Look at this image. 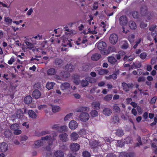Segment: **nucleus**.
Masks as SVG:
<instances>
[{
	"instance_id": "nucleus-1",
	"label": "nucleus",
	"mask_w": 157,
	"mask_h": 157,
	"mask_svg": "<svg viewBox=\"0 0 157 157\" xmlns=\"http://www.w3.org/2000/svg\"><path fill=\"white\" fill-rule=\"evenodd\" d=\"M111 139L107 137H105V139L102 138L100 140L99 143H98V142L96 141H93L90 143V145L92 148H94L99 146H100L101 147L102 145H103V146H104L103 148L105 150H107V148H105V147L107 145V144L105 143V142L106 141L108 142H111Z\"/></svg>"
},
{
	"instance_id": "nucleus-2",
	"label": "nucleus",
	"mask_w": 157,
	"mask_h": 157,
	"mask_svg": "<svg viewBox=\"0 0 157 157\" xmlns=\"http://www.w3.org/2000/svg\"><path fill=\"white\" fill-rule=\"evenodd\" d=\"M51 139V137L50 136H45L42 137L41 139L36 141L34 143V147L36 148L39 147L41 146L45 140H50Z\"/></svg>"
},
{
	"instance_id": "nucleus-3",
	"label": "nucleus",
	"mask_w": 157,
	"mask_h": 157,
	"mask_svg": "<svg viewBox=\"0 0 157 157\" xmlns=\"http://www.w3.org/2000/svg\"><path fill=\"white\" fill-rule=\"evenodd\" d=\"M61 88L62 90L65 92H67L68 94L71 93V91L72 88H71L70 84L68 83L65 82L62 84L61 86Z\"/></svg>"
},
{
	"instance_id": "nucleus-4",
	"label": "nucleus",
	"mask_w": 157,
	"mask_h": 157,
	"mask_svg": "<svg viewBox=\"0 0 157 157\" xmlns=\"http://www.w3.org/2000/svg\"><path fill=\"white\" fill-rule=\"evenodd\" d=\"M26 46L24 45L22 47V49L25 52L28 51L29 50H33V48L34 47V43H31L30 42L26 41L25 42Z\"/></svg>"
},
{
	"instance_id": "nucleus-5",
	"label": "nucleus",
	"mask_w": 157,
	"mask_h": 157,
	"mask_svg": "<svg viewBox=\"0 0 157 157\" xmlns=\"http://www.w3.org/2000/svg\"><path fill=\"white\" fill-rule=\"evenodd\" d=\"M87 42V39L86 38L82 37L78 38V40L76 41V44L77 45H81L82 47H86V44Z\"/></svg>"
},
{
	"instance_id": "nucleus-6",
	"label": "nucleus",
	"mask_w": 157,
	"mask_h": 157,
	"mask_svg": "<svg viewBox=\"0 0 157 157\" xmlns=\"http://www.w3.org/2000/svg\"><path fill=\"white\" fill-rule=\"evenodd\" d=\"M62 45L64 47L68 46L69 47H71V44L70 41L68 40L67 37V36H64L62 38Z\"/></svg>"
},
{
	"instance_id": "nucleus-7",
	"label": "nucleus",
	"mask_w": 157,
	"mask_h": 157,
	"mask_svg": "<svg viewBox=\"0 0 157 157\" xmlns=\"http://www.w3.org/2000/svg\"><path fill=\"white\" fill-rule=\"evenodd\" d=\"M90 118L89 114L86 112L82 113L79 116V119L82 122H86L88 121Z\"/></svg>"
},
{
	"instance_id": "nucleus-8",
	"label": "nucleus",
	"mask_w": 157,
	"mask_h": 157,
	"mask_svg": "<svg viewBox=\"0 0 157 157\" xmlns=\"http://www.w3.org/2000/svg\"><path fill=\"white\" fill-rule=\"evenodd\" d=\"M57 135V134L55 132L52 135V138L51 137V139L50 140H47L48 141V144L49 146V147L46 148V149L48 150H49L50 149L51 147H52V144L53 143V141L56 139V136Z\"/></svg>"
},
{
	"instance_id": "nucleus-9",
	"label": "nucleus",
	"mask_w": 157,
	"mask_h": 157,
	"mask_svg": "<svg viewBox=\"0 0 157 157\" xmlns=\"http://www.w3.org/2000/svg\"><path fill=\"white\" fill-rule=\"evenodd\" d=\"M8 149V144L5 142H3L0 143V151L2 152H5Z\"/></svg>"
},
{
	"instance_id": "nucleus-10",
	"label": "nucleus",
	"mask_w": 157,
	"mask_h": 157,
	"mask_svg": "<svg viewBox=\"0 0 157 157\" xmlns=\"http://www.w3.org/2000/svg\"><path fill=\"white\" fill-rule=\"evenodd\" d=\"M117 35L114 33L111 34L109 37V40L110 43L113 44H115L118 40Z\"/></svg>"
},
{
	"instance_id": "nucleus-11",
	"label": "nucleus",
	"mask_w": 157,
	"mask_h": 157,
	"mask_svg": "<svg viewBox=\"0 0 157 157\" xmlns=\"http://www.w3.org/2000/svg\"><path fill=\"white\" fill-rule=\"evenodd\" d=\"M78 126L77 122L75 121L72 120L70 122L69 124V128L72 130L75 129Z\"/></svg>"
},
{
	"instance_id": "nucleus-12",
	"label": "nucleus",
	"mask_w": 157,
	"mask_h": 157,
	"mask_svg": "<svg viewBox=\"0 0 157 157\" xmlns=\"http://www.w3.org/2000/svg\"><path fill=\"white\" fill-rule=\"evenodd\" d=\"M93 78H87L85 80H83L81 82V84L83 86H85L88 85V82L90 83L93 82Z\"/></svg>"
},
{
	"instance_id": "nucleus-13",
	"label": "nucleus",
	"mask_w": 157,
	"mask_h": 157,
	"mask_svg": "<svg viewBox=\"0 0 157 157\" xmlns=\"http://www.w3.org/2000/svg\"><path fill=\"white\" fill-rule=\"evenodd\" d=\"M122 85L123 87V89L126 91H129L130 88H132L133 87L132 84L129 83L127 84L125 82L122 83Z\"/></svg>"
},
{
	"instance_id": "nucleus-14",
	"label": "nucleus",
	"mask_w": 157,
	"mask_h": 157,
	"mask_svg": "<svg viewBox=\"0 0 157 157\" xmlns=\"http://www.w3.org/2000/svg\"><path fill=\"white\" fill-rule=\"evenodd\" d=\"M80 146L77 143H73L70 145V148L71 149L75 151H78L79 149Z\"/></svg>"
},
{
	"instance_id": "nucleus-15",
	"label": "nucleus",
	"mask_w": 157,
	"mask_h": 157,
	"mask_svg": "<svg viewBox=\"0 0 157 157\" xmlns=\"http://www.w3.org/2000/svg\"><path fill=\"white\" fill-rule=\"evenodd\" d=\"M68 136L66 133L62 134L59 135V139L63 142H66L68 140Z\"/></svg>"
},
{
	"instance_id": "nucleus-16",
	"label": "nucleus",
	"mask_w": 157,
	"mask_h": 157,
	"mask_svg": "<svg viewBox=\"0 0 157 157\" xmlns=\"http://www.w3.org/2000/svg\"><path fill=\"white\" fill-rule=\"evenodd\" d=\"M100 103L99 101H95L91 104L92 107L94 109L98 110L100 108Z\"/></svg>"
},
{
	"instance_id": "nucleus-17",
	"label": "nucleus",
	"mask_w": 157,
	"mask_h": 157,
	"mask_svg": "<svg viewBox=\"0 0 157 157\" xmlns=\"http://www.w3.org/2000/svg\"><path fill=\"white\" fill-rule=\"evenodd\" d=\"M98 48L100 50H103L106 46V43L103 41L99 42L98 44H96Z\"/></svg>"
},
{
	"instance_id": "nucleus-18",
	"label": "nucleus",
	"mask_w": 157,
	"mask_h": 157,
	"mask_svg": "<svg viewBox=\"0 0 157 157\" xmlns=\"http://www.w3.org/2000/svg\"><path fill=\"white\" fill-rule=\"evenodd\" d=\"M41 95L40 92L38 90H35L33 93V96L35 99L39 98Z\"/></svg>"
},
{
	"instance_id": "nucleus-19",
	"label": "nucleus",
	"mask_w": 157,
	"mask_h": 157,
	"mask_svg": "<svg viewBox=\"0 0 157 157\" xmlns=\"http://www.w3.org/2000/svg\"><path fill=\"white\" fill-rule=\"evenodd\" d=\"M78 136V134L75 132H72L70 135L71 139L73 141L77 140Z\"/></svg>"
},
{
	"instance_id": "nucleus-20",
	"label": "nucleus",
	"mask_w": 157,
	"mask_h": 157,
	"mask_svg": "<svg viewBox=\"0 0 157 157\" xmlns=\"http://www.w3.org/2000/svg\"><path fill=\"white\" fill-rule=\"evenodd\" d=\"M100 29H103V31L104 32L106 31V29L109 27L108 24L106 22L105 23L104 22H102L100 25Z\"/></svg>"
},
{
	"instance_id": "nucleus-21",
	"label": "nucleus",
	"mask_w": 157,
	"mask_h": 157,
	"mask_svg": "<svg viewBox=\"0 0 157 157\" xmlns=\"http://www.w3.org/2000/svg\"><path fill=\"white\" fill-rule=\"evenodd\" d=\"M101 57V55L98 53H95L93 54L91 57L92 60L94 61H97Z\"/></svg>"
},
{
	"instance_id": "nucleus-22",
	"label": "nucleus",
	"mask_w": 157,
	"mask_h": 157,
	"mask_svg": "<svg viewBox=\"0 0 157 157\" xmlns=\"http://www.w3.org/2000/svg\"><path fill=\"white\" fill-rule=\"evenodd\" d=\"M54 155L56 157H63V152L60 150H57L55 151Z\"/></svg>"
},
{
	"instance_id": "nucleus-23",
	"label": "nucleus",
	"mask_w": 157,
	"mask_h": 157,
	"mask_svg": "<svg viewBox=\"0 0 157 157\" xmlns=\"http://www.w3.org/2000/svg\"><path fill=\"white\" fill-rule=\"evenodd\" d=\"M28 113L29 116L30 117L32 118H36V113L32 110H30L28 111Z\"/></svg>"
},
{
	"instance_id": "nucleus-24",
	"label": "nucleus",
	"mask_w": 157,
	"mask_h": 157,
	"mask_svg": "<svg viewBox=\"0 0 157 157\" xmlns=\"http://www.w3.org/2000/svg\"><path fill=\"white\" fill-rule=\"evenodd\" d=\"M23 114V112L21 109H18L16 112L15 117L18 118H21Z\"/></svg>"
},
{
	"instance_id": "nucleus-25",
	"label": "nucleus",
	"mask_w": 157,
	"mask_h": 157,
	"mask_svg": "<svg viewBox=\"0 0 157 157\" xmlns=\"http://www.w3.org/2000/svg\"><path fill=\"white\" fill-rule=\"evenodd\" d=\"M128 25L129 27L131 29H135L136 28V24L132 20H130L129 22Z\"/></svg>"
},
{
	"instance_id": "nucleus-26",
	"label": "nucleus",
	"mask_w": 157,
	"mask_h": 157,
	"mask_svg": "<svg viewBox=\"0 0 157 157\" xmlns=\"http://www.w3.org/2000/svg\"><path fill=\"white\" fill-rule=\"evenodd\" d=\"M108 60L109 62L112 64H114L117 62L116 59L112 56H109L108 57Z\"/></svg>"
},
{
	"instance_id": "nucleus-27",
	"label": "nucleus",
	"mask_w": 157,
	"mask_h": 157,
	"mask_svg": "<svg viewBox=\"0 0 157 157\" xmlns=\"http://www.w3.org/2000/svg\"><path fill=\"white\" fill-rule=\"evenodd\" d=\"M111 110L108 108H105L103 111V113L106 116H109L111 113Z\"/></svg>"
},
{
	"instance_id": "nucleus-28",
	"label": "nucleus",
	"mask_w": 157,
	"mask_h": 157,
	"mask_svg": "<svg viewBox=\"0 0 157 157\" xmlns=\"http://www.w3.org/2000/svg\"><path fill=\"white\" fill-rule=\"evenodd\" d=\"M32 100V98L30 96H28L26 97L24 99V102L26 104L30 103Z\"/></svg>"
},
{
	"instance_id": "nucleus-29",
	"label": "nucleus",
	"mask_w": 157,
	"mask_h": 157,
	"mask_svg": "<svg viewBox=\"0 0 157 157\" xmlns=\"http://www.w3.org/2000/svg\"><path fill=\"white\" fill-rule=\"evenodd\" d=\"M55 85V83L53 82H48L46 85V88L49 90L52 89Z\"/></svg>"
},
{
	"instance_id": "nucleus-30",
	"label": "nucleus",
	"mask_w": 157,
	"mask_h": 157,
	"mask_svg": "<svg viewBox=\"0 0 157 157\" xmlns=\"http://www.w3.org/2000/svg\"><path fill=\"white\" fill-rule=\"evenodd\" d=\"M56 73L55 70L53 68H51L49 69L47 72V74L48 75H53Z\"/></svg>"
},
{
	"instance_id": "nucleus-31",
	"label": "nucleus",
	"mask_w": 157,
	"mask_h": 157,
	"mask_svg": "<svg viewBox=\"0 0 157 157\" xmlns=\"http://www.w3.org/2000/svg\"><path fill=\"white\" fill-rule=\"evenodd\" d=\"M89 108L87 107H82L79 108L77 110V112H82L83 113V112L86 111L88 110H89Z\"/></svg>"
},
{
	"instance_id": "nucleus-32",
	"label": "nucleus",
	"mask_w": 157,
	"mask_h": 157,
	"mask_svg": "<svg viewBox=\"0 0 157 157\" xmlns=\"http://www.w3.org/2000/svg\"><path fill=\"white\" fill-rule=\"evenodd\" d=\"M68 130L67 127L66 125H64L60 127L59 131L60 132H65L67 131Z\"/></svg>"
},
{
	"instance_id": "nucleus-33",
	"label": "nucleus",
	"mask_w": 157,
	"mask_h": 157,
	"mask_svg": "<svg viewBox=\"0 0 157 157\" xmlns=\"http://www.w3.org/2000/svg\"><path fill=\"white\" fill-rule=\"evenodd\" d=\"M90 114L91 117H94L97 116L98 115V113L96 110H93L91 111L90 113Z\"/></svg>"
},
{
	"instance_id": "nucleus-34",
	"label": "nucleus",
	"mask_w": 157,
	"mask_h": 157,
	"mask_svg": "<svg viewBox=\"0 0 157 157\" xmlns=\"http://www.w3.org/2000/svg\"><path fill=\"white\" fill-rule=\"evenodd\" d=\"M108 72V71L107 70L100 69L98 71V74L100 75L106 74Z\"/></svg>"
},
{
	"instance_id": "nucleus-35",
	"label": "nucleus",
	"mask_w": 157,
	"mask_h": 157,
	"mask_svg": "<svg viewBox=\"0 0 157 157\" xmlns=\"http://www.w3.org/2000/svg\"><path fill=\"white\" fill-rule=\"evenodd\" d=\"M60 110V108L58 106H54L52 107L53 112L56 113L59 111Z\"/></svg>"
},
{
	"instance_id": "nucleus-36",
	"label": "nucleus",
	"mask_w": 157,
	"mask_h": 157,
	"mask_svg": "<svg viewBox=\"0 0 157 157\" xmlns=\"http://www.w3.org/2000/svg\"><path fill=\"white\" fill-rule=\"evenodd\" d=\"M120 157H133L132 155L128 154L126 152H122L120 153Z\"/></svg>"
},
{
	"instance_id": "nucleus-37",
	"label": "nucleus",
	"mask_w": 157,
	"mask_h": 157,
	"mask_svg": "<svg viewBox=\"0 0 157 157\" xmlns=\"http://www.w3.org/2000/svg\"><path fill=\"white\" fill-rule=\"evenodd\" d=\"M135 58V56H134L132 55L128 57L127 56H125L124 58V60H128V61H131L134 58Z\"/></svg>"
},
{
	"instance_id": "nucleus-38",
	"label": "nucleus",
	"mask_w": 157,
	"mask_h": 157,
	"mask_svg": "<svg viewBox=\"0 0 157 157\" xmlns=\"http://www.w3.org/2000/svg\"><path fill=\"white\" fill-rule=\"evenodd\" d=\"M124 54L125 53L124 52L122 51H119V53L116 55V57L117 59H121V56H123Z\"/></svg>"
},
{
	"instance_id": "nucleus-39",
	"label": "nucleus",
	"mask_w": 157,
	"mask_h": 157,
	"mask_svg": "<svg viewBox=\"0 0 157 157\" xmlns=\"http://www.w3.org/2000/svg\"><path fill=\"white\" fill-rule=\"evenodd\" d=\"M64 28L65 31H66L67 32H69V33L70 34V35L75 34L77 33V32L75 30H70V29H67V28H66V27Z\"/></svg>"
},
{
	"instance_id": "nucleus-40",
	"label": "nucleus",
	"mask_w": 157,
	"mask_h": 157,
	"mask_svg": "<svg viewBox=\"0 0 157 157\" xmlns=\"http://www.w3.org/2000/svg\"><path fill=\"white\" fill-rule=\"evenodd\" d=\"M65 68L68 71H71L74 69V67L71 64L67 65L66 66Z\"/></svg>"
},
{
	"instance_id": "nucleus-41",
	"label": "nucleus",
	"mask_w": 157,
	"mask_h": 157,
	"mask_svg": "<svg viewBox=\"0 0 157 157\" xmlns=\"http://www.w3.org/2000/svg\"><path fill=\"white\" fill-rule=\"evenodd\" d=\"M73 115V114L72 113H70L67 114L64 117V120L65 121H68L71 117Z\"/></svg>"
},
{
	"instance_id": "nucleus-42",
	"label": "nucleus",
	"mask_w": 157,
	"mask_h": 157,
	"mask_svg": "<svg viewBox=\"0 0 157 157\" xmlns=\"http://www.w3.org/2000/svg\"><path fill=\"white\" fill-rule=\"evenodd\" d=\"M19 125L17 124H14L10 126V128L11 129L14 130L15 129H18V128Z\"/></svg>"
},
{
	"instance_id": "nucleus-43",
	"label": "nucleus",
	"mask_w": 157,
	"mask_h": 157,
	"mask_svg": "<svg viewBox=\"0 0 157 157\" xmlns=\"http://www.w3.org/2000/svg\"><path fill=\"white\" fill-rule=\"evenodd\" d=\"M12 134V133L10 130H7L4 132L5 136L7 138L10 137Z\"/></svg>"
},
{
	"instance_id": "nucleus-44",
	"label": "nucleus",
	"mask_w": 157,
	"mask_h": 157,
	"mask_svg": "<svg viewBox=\"0 0 157 157\" xmlns=\"http://www.w3.org/2000/svg\"><path fill=\"white\" fill-rule=\"evenodd\" d=\"M116 134L119 136H121L124 135L123 132L122 130L118 129L116 131Z\"/></svg>"
},
{
	"instance_id": "nucleus-45",
	"label": "nucleus",
	"mask_w": 157,
	"mask_h": 157,
	"mask_svg": "<svg viewBox=\"0 0 157 157\" xmlns=\"http://www.w3.org/2000/svg\"><path fill=\"white\" fill-rule=\"evenodd\" d=\"M112 96V94H108L104 97V100L106 101H109L111 100Z\"/></svg>"
},
{
	"instance_id": "nucleus-46",
	"label": "nucleus",
	"mask_w": 157,
	"mask_h": 157,
	"mask_svg": "<svg viewBox=\"0 0 157 157\" xmlns=\"http://www.w3.org/2000/svg\"><path fill=\"white\" fill-rule=\"evenodd\" d=\"M117 143L116 145L118 147H122L124 144V142H123L122 140H117Z\"/></svg>"
},
{
	"instance_id": "nucleus-47",
	"label": "nucleus",
	"mask_w": 157,
	"mask_h": 157,
	"mask_svg": "<svg viewBox=\"0 0 157 157\" xmlns=\"http://www.w3.org/2000/svg\"><path fill=\"white\" fill-rule=\"evenodd\" d=\"M42 38V35H40L39 34H38L37 35L33 36L32 38V40H33L34 39H36L37 40H40Z\"/></svg>"
},
{
	"instance_id": "nucleus-48",
	"label": "nucleus",
	"mask_w": 157,
	"mask_h": 157,
	"mask_svg": "<svg viewBox=\"0 0 157 157\" xmlns=\"http://www.w3.org/2000/svg\"><path fill=\"white\" fill-rule=\"evenodd\" d=\"M96 28L94 27V30H93L91 29V28H89L88 29V32L89 33L92 34H94L97 33V32L96 30Z\"/></svg>"
},
{
	"instance_id": "nucleus-49",
	"label": "nucleus",
	"mask_w": 157,
	"mask_h": 157,
	"mask_svg": "<svg viewBox=\"0 0 157 157\" xmlns=\"http://www.w3.org/2000/svg\"><path fill=\"white\" fill-rule=\"evenodd\" d=\"M79 133L82 136L84 137V136L86 134V132L84 129H82L80 130Z\"/></svg>"
},
{
	"instance_id": "nucleus-50",
	"label": "nucleus",
	"mask_w": 157,
	"mask_h": 157,
	"mask_svg": "<svg viewBox=\"0 0 157 157\" xmlns=\"http://www.w3.org/2000/svg\"><path fill=\"white\" fill-rule=\"evenodd\" d=\"M83 157H90V153L87 151H84L82 153Z\"/></svg>"
},
{
	"instance_id": "nucleus-51",
	"label": "nucleus",
	"mask_w": 157,
	"mask_h": 157,
	"mask_svg": "<svg viewBox=\"0 0 157 157\" xmlns=\"http://www.w3.org/2000/svg\"><path fill=\"white\" fill-rule=\"evenodd\" d=\"M123 45L122 48L123 49H126L128 47V44L126 41H124L123 42Z\"/></svg>"
},
{
	"instance_id": "nucleus-52",
	"label": "nucleus",
	"mask_w": 157,
	"mask_h": 157,
	"mask_svg": "<svg viewBox=\"0 0 157 157\" xmlns=\"http://www.w3.org/2000/svg\"><path fill=\"white\" fill-rule=\"evenodd\" d=\"M141 64L139 61L133 63V67L137 68H140L141 66Z\"/></svg>"
},
{
	"instance_id": "nucleus-53",
	"label": "nucleus",
	"mask_w": 157,
	"mask_h": 157,
	"mask_svg": "<svg viewBox=\"0 0 157 157\" xmlns=\"http://www.w3.org/2000/svg\"><path fill=\"white\" fill-rule=\"evenodd\" d=\"M135 38V36L133 34H131L128 37V39L129 41L131 42L133 41V40Z\"/></svg>"
},
{
	"instance_id": "nucleus-54",
	"label": "nucleus",
	"mask_w": 157,
	"mask_h": 157,
	"mask_svg": "<svg viewBox=\"0 0 157 157\" xmlns=\"http://www.w3.org/2000/svg\"><path fill=\"white\" fill-rule=\"evenodd\" d=\"M132 16L134 19H137L138 17V13L136 11H134L132 12Z\"/></svg>"
},
{
	"instance_id": "nucleus-55",
	"label": "nucleus",
	"mask_w": 157,
	"mask_h": 157,
	"mask_svg": "<svg viewBox=\"0 0 157 157\" xmlns=\"http://www.w3.org/2000/svg\"><path fill=\"white\" fill-rule=\"evenodd\" d=\"M127 20H120V23L123 26H127Z\"/></svg>"
},
{
	"instance_id": "nucleus-56",
	"label": "nucleus",
	"mask_w": 157,
	"mask_h": 157,
	"mask_svg": "<svg viewBox=\"0 0 157 157\" xmlns=\"http://www.w3.org/2000/svg\"><path fill=\"white\" fill-rule=\"evenodd\" d=\"M147 54L146 53L143 52L140 55V57L142 59H144L147 57Z\"/></svg>"
},
{
	"instance_id": "nucleus-57",
	"label": "nucleus",
	"mask_w": 157,
	"mask_h": 157,
	"mask_svg": "<svg viewBox=\"0 0 157 157\" xmlns=\"http://www.w3.org/2000/svg\"><path fill=\"white\" fill-rule=\"evenodd\" d=\"M137 140L138 142L139 143H137L136 144V146L138 147L140 145H142L141 142V139L140 136H138L137 138Z\"/></svg>"
},
{
	"instance_id": "nucleus-58",
	"label": "nucleus",
	"mask_w": 157,
	"mask_h": 157,
	"mask_svg": "<svg viewBox=\"0 0 157 157\" xmlns=\"http://www.w3.org/2000/svg\"><path fill=\"white\" fill-rule=\"evenodd\" d=\"M113 109L116 112H119L120 111V109L119 107L117 105H115L113 106Z\"/></svg>"
},
{
	"instance_id": "nucleus-59",
	"label": "nucleus",
	"mask_w": 157,
	"mask_h": 157,
	"mask_svg": "<svg viewBox=\"0 0 157 157\" xmlns=\"http://www.w3.org/2000/svg\"><path fill=\"white\" fill-rule=\"evenodd\" d=\"M113 121L115 123H117L119 121V119L117 116H115L113 118Z\"/></svg>"
},
{
	"instance_id": "nucleus-60",
	"label": "nucleus",
	"mask_w": 157,
	"mask_h": 157,
	"mask_svg": "<svg viewBox=\"0 0 157 157\" xmlns=\"http://www.w3.org/2000/svg\"><path fill=\"white\" fill-rule=\"evenodd\" d=\"M15 61L14 58L13 57H12L8 61V63L10 65L12 64Z\"/></svg>"
},
{
	"instance_id": "nucleus-61",
	"label": "nucleus",
	"mask_w": 157,
	"mask_h": 157,
	"mask_svg": "<svg viewBox=\"0 0 157 157\" xmlns=\"http://www.w3.org/2000/svg\"><path fill=\"white\" fill-rule=\"evenodd\" d=\"M59 128L58 124H54L52 126V128L54 129H56L59 131Z\"/></svg>"
},
{
	"instance_id": "nucleus-62",
	"label": "nucleus",
	"mask_w": 157,
	"mask_h": 157,
	"mask_svg": "<svg viewBox=\"0 0 157 157\" xmlns=\"http://www.w3.org/2000/svg\"><path fill=\"white\" fill-rule=\"evenodd\" d=\"M141 40V38L139 39L136 42V44L134 46L133 48H136L138 44L140 42Z\"/></svg>"
},
{
	"instance_id": "nucleus-63",
	"label": "nucleus",
	"mask_w": 157,
	"mask_h": 157,
	"mask_svg": "<svg viewBox=\"0 0 157 157\" xmlns=\"http://www.w3.org/2000/svg\"><path fill=\"white\" fill-rule=\"evenodd\" d=\"M124 140L125 141H124V142H126L127 144L131 143L132 141L131 138L129 137L126 138Z\"/></svg>"
},
{
	"instance_id": "nucleus-64",
	"label": "nucleus",
	"mask_w": 157,
	"mask_h": 157,
	"mask_svg": "<svg viewBox=\"0 0 157 157\" xmlns=\"http://www.w3.org/2000/svg\"><path fill=\"white\" fill-rule=\"evenodd\" d=\"M98 2H94V4H93V8L94 10H97L98 7Z\"/></svg>"
}]
</instances>
